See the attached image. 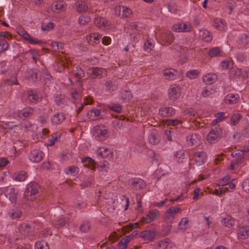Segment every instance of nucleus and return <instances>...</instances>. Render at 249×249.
<instances>
[{"label":"nucleus","mask_w":249,"mask_h":249,"mask_svg":"<svg viewBox=\"0 0 249 249\" xmlns=\"http://www.w3.org/2000/svg\"><path fill=\"white\" fill-rule=\"evenodd\" d=\"M94 135L97 141L102 142L107 138V131L105 129L98 128L95 131Z\"/></svg>","instance_id":"24"},{"label":"nucleus","mask_w":249,"mask_h":249,"mask_svg":"<svg viewBox=\"0 0 249 249\" xmlns=\"http://www.w3.org/2000/svg\"><path fill=\"white\" fill-rule=\"evenodd\" d=\"M193 159L196 164L201 165L206 162L207 155L203 151L196 152L194 153Z\"/></svg>","instance_id":"15"},{"label":"nucleus","mask_w":249,"mask_h":249,"mask_svg":"<svg viewBox=\"0 0 249 249\" xmlns=\"http://www.w3.org/2000/svg\"><path fill=\"white\" fill-rule=\"evenodd\" d=\"M41 28L43 31H50L54 28V24L50 21H43L41 23Z\"/></svg>","instance_id":"42"},{"label":"nucleus","mask_w":249,"mask_h":249,"mask_svg":"<svg viewBox=\"0 0 249 249\" xmlns=\"http://www.w3.org/2000/svg\"><path fill=\"white\" fill-rule=\"evenodd\" d=\"M239 100L237 94L230 93L228 94L225 98V102L229 104H236Z\"/></svg>","instance_id":"37"},{"label":"nucleus","mask_w":249,"mask_h":249,"mask_svg":"<svg viewBox=\"0 0 249 249\" xmlns=\"http://www.w3.org/2000/svg\"><path fill=\"white\" fill-rule=\"evenodd\" d=\"M213 25L215 28L220 31L224 30L226 26L225 22L222 19H215Z\"/></svg>","instance_id":"41"},{"label":"nucleus","mask_w":249,"mask_h":249,"mask_svg":"<svg viewBox=\"0 0 249 249\" xmlns=\"http://www.w3.org/2000/svg\"><path fill=\"white\" fill-rule=\"evenodd\" d=\"M65 173L67 175L74 176L79 173V168L77 166H71L65 169Z\"/></svg>","instance_id":"39"},{"label":"nucleus","mask_w":249,"mask_h":249,"mask_svg":"<svg viewBox=\"0 0 249 249\" xmlns=\"http://www.w3.org/2000/svg\"><path fill=\"white\" fill-rule=\"evenodd\" d=\"M192 29L191 25L187 22L177 23L172 27V30L175 32H189Z\"/></svg>","instance_id":"7"},{"label":"nucleus","mask_w":249,"mask_h":249,"mask_svg":"<svg viewBox=\"0 0 249 249\" xmlns=\"http://www.w3.org/2000/svg\"><path fill=\"white\" fill-rule=\"evenodd\" d=\"M123 10V6H117L114 8V11L116 15L121 18Z\"/></svg>","instance_id":"64"},{"label":"nucleus","mask_w":249,"mask_h":249,"mask_svg":"<svg viewBox=\"0 0 249 249\" xmlns=\"http://www.w3.org/2000/svg\"><path fill=\"white\" fill-rule=\"evenodd\" d=\"M10 38V35L8 32L0 33V53L7 50L9 48V44L7 39Z\"/></svg>","instance_id":"6"},{"label":"nucleus","mask_w":249,"mask_h":249,"mask_svg":"<svg viewBox=\"0 0 249 249\" xmlns=\"http://www.w3.org/2000/svg\"><path fill=\"white\" fill-rule=\"evenodd\" d=\"M90 18L89 16L82 15L79 17L78 22L81 26H86L90 22Z\"/></svg>","instance_id":"44"},{"label":"nucleus","mask_w":249,"mask_h":249,"mask_svg":"<svg viewBox=\"0 0 249 249\" xmlns=\"http://www.w3.org/2000/svg\"><path fill=\"white\" fill-rule=\"evenodd\" d=\"M132 15L131 9L128 7L123 6L121 18H129Z\"/></svg>","instance_id":"50"},{"label":"nucleus","mask_w":249,"mask_h":249,"mask_svg":"<svg viewBox=\"0 0 249 249\" xmlns=\"http://www.w3.org/2000/svg\"><path fill=\"white\" fill-rule=\"evenodd\" d=\"M71 93L72 98L75 100V102L81 98L80 93L76 89H71Z\"/></svg>","instance_id":"58"},{"label":"nucleus","mask_w":249,"mask_h":249,"mask_svg":"<svg viewBox=\"0 0 249 249\" xmlns=\"http://www.w3.org/2000/svg\"><path fill=\"white\" fill-rule=\"evenodd\" d=\"M238 237L243 240L249 236V226H243L240 227L237 231Z\"/></svg>","instance_id":"20"},{"label":"nucleus","mask_w":249,"mask_h":249,"mask_svg":"<svg viewBox=\"0 0 249 249\" xmlns=\"http://www.w3.org/2000/svg\"><path fill=\"white\" fill-rule=\"evenodd\" d=\"M241 118V115L239 113L234 114L231 118V124L232 125H236L240 119Z\"/></svg>","instance_id":"55"},{"label":"nucleus","mask_w":249,"mask_h":249,"mask_svg":"<svg viewBox=\"0 0 249 249\" xmlns=\"http://www.w3.org/2000/svg\"><path fill=\"white\" fill-rule=\"evenodd\" d=\"M138 234L137 231H134L131 234L125 236L121 240V243L126 244H127L134 236Z\"/></svg>","instance_id":"51"},{"label":"nucleus","mask_w":249,"mask_h":249,"mask_svg":"<svg viewBox=\"0 0 249 249\" xmlns=\"http://www.w3.org/2000/svg\"><path fill=\"white\" fill-rule=\"evenodd\" d=\"M85 166H87L91 170L95 168V163L93 159L89 157H86L82 160Z\"/></svg>","instance_id":"38"},{"label":"nucleus","mask_w":249,"mask_h":249,"mask_svg":"<svg viewBox=\"0 0 249 249\" xmlns=\"http://www.w3.org/2000/svg\"><path fill=\"white\" fill-rule=\"evenodd\" d=\"M243 190L248 194H249V178L245 179L242 183Z\"/></svg>","instance_id":"61"},{"label":"nucleus","mask_w":249,"mask_h":249,"mask_svg":"<svg viewBox=\"0 0 249 249\" xmlns=\"http://www.w3.org/2000/svg\"><path fill=\"white\" fill-rule=\"evenodd\" d=\"M208 55L211 57L222 56L224 53L219 47H213L209 50Z\"/></svg>","instance_id":"30"},{"label":"nucleus","mask_w":249,"mask_h":249,"mask_svg":"<svg viewBox=\"0 0 249 249\" xmlns=\"http://www.w3.org/2000/svg\"><path fill=\"white\" fill-rule=\"evenodd\" d=\"M222 225L229 228H232L235 225V220L230 215L222 217L221 220Z\"/></svg>","instance_id":"23"},{"label":"nucleus","mask_w":249,"mask_h":249,"mask_svg":"<svg viewBox=\"0 0 249 249\" xmlns=\"http://www.w3.org/2000/svg\"><path fill=\"white\" fill-rule=\"evenodd\" d=\"M176 160L178 162H182L185 159V152L183 150H179L177 152L175 156Z\"/></svg>","instance_id":"49"},{"label":"nucleus","mask_w":249,"mask_h":249,"mask_svg":"<svg viewBox=\"0 0 249 249\" xmlns=\"http://www.w3.org/2000/svg\"><path fill=\"white\" fill-rule=\"evenodd\" d=\"M28 177L27 174L25 171H20L13 175V178L16 181H24Z\"/></svg>","instance_id":"35"},{"label":"nucleus","mask_w":249,"mask_h":249,"mask_svg":"<svg viewBox=\"0 0 249 249\" xmlns=\"http://www.w3.org/2000/svg\"><path fill=\"white\" fill-rule=\"evenodd\" d=\"M199 36L202 38V39L205 40L206 42H210L212 39L211 33L208 31L206 30L200 31Z\"/></svg>","instance_id":"40"},{"label":"nucleus","mask_w":249,"mask_h":249,"mask_svg":"<svg viewBox=\"0 0 249 249\" xmlns=\"http://www.w3.org/2000/svg\"><path fill=\"white\" fill-rule=\"evenodd\" d=\"M239 48L246 47L249 44V36L246 34L241 35L237 41Z\"/></svg>","instance_id":"25"},{"label":"nucleus","mask_w":249,"mask_h":249,"mask_svg":"<svg viewBox=\"0 0 249 249\" xmlns=\"http://www.w3.org/2000/svg\"><path fill=\"white\" fill-rule=\"evenodd\" d=\"M92 76L93 78H101L107 76L106 69L102 68L94 67L92 68Z\"/></svg>","instance_id":"19"},{"label":"nucleus","mask_w":249,"mask_h":249,"mask_svg":"<svg viewBox=\"0 0 249 249\" xmlns=\"http://www.w3.org/2000/svg\"><path fill=\"white\" fill-rule=\"evenodd\" d=\"M181 124L182 121L178 119H168L165 121V124H167V125H172L175 126Z\"/></svg>","instance_id":"56"},{"label":"nucleus","mask_w":249,"mask_h":249,"mask_svg":"<svg viewBox=\"0 0 249 249\" xmlns=\"http://www.w3.org/2000/svg\"><path fill=\"white\" fill-rule=\"evenodd\" d=\"M38 192V184L35 182H31L28 184L24 193V196L27 200H33L36 198Z\"/></svg>","instance_id":"1"},{"label":"nucleus","mask_w":249,"mask_h":249,"mask_svg":"<svg viewBox=\"0 0 249 249\" xmlns=\"http://www.w3.org/2000/svg\"><path fill=\"white\" fill-rule=\"evenodd\" d=\"M160 216V212L158 210L154 209L149 211L146 214V217H143L141 220L142 224H148L154 221Z\"/></svg>","instance_id":"4"},{"label":"nucleus","mask_w":249,"mask_h":249,"mask_svg":"<svg viewBox=\"0 0 249 249\" xmlns=\"http://www.w3.org/2000/svg\"><path fill=\"white\" fill-rule=\"evenodd\" d=\"M56 10L64 11L67 7V4L63 0H59L53 3L52 5Z\"/></svg>","instance_id":"36"},{"label":"nucleus","mask_w":249,"mask_h":249,"mask_svg":"<svg viewBox=\"0 0 249 249\" xmlns=\"http://www.w3.org/2000/svg\"><path fill=\"white\" fill-rule=\"evenodd\" d=\"M104 85L106 90L109 92L116 90L118 88V84L115 81L110 80L106 81Z\"/></svg>","instance_id":"28"},{"label":"nucleus","mask_w":249,"mask_h":249,"mask_svg":"<svg viewBox=\"0 0 249 249\" xmlns=\"http://www.w3.org/2000/svg\"><path fill=\"white\" fill-rule=\"evenodd\" d=\"M76 11L78 13H84L88 9V6L86 2L82 0H79L75 3Z\"/></svg>","instance_id":"29"},{"label":"nucleus","mask_w":249,"mask_h":249,"mask_svg":"<svg viewBox=\"0 0 249 249\" xmlns=\"http://www.w3.org/2000/svg\"><path fill=\"white\" fill-rule=\"evenodd\" d=\"M189 220L186 217L181 219L178 223V229L182 231H185L189 227Z\"/></svg>","instance_id":"45"},{"label":"nucleus","mask_w":249,"mask_h":249,"mask_svg":"<svg viewBox=\"0 0 249 249\" xmlns=\"http://www.w3.org/2000/svg\"><path fill=\"white\" fill-rule=\"evenodd\" d=\"M110 109L117 113H120L122 111V106L119 104H112L109 106Z\"/></svg>","instance_id":"57"},{"label":"nucleus","mask_w":249,"mask_h":249,"mask_svg":"<svg viewBox=\"0 0 249 249\" xmlns=\"http://www.w3.org/2000/svg\"><path fill=\"white\" fill-rule=\"evenodd\" d=\"M221 66L224 69H231L232 67V63L228 60L223 61L221 62Z\"/></svg>","instance_id":"63"},{"label":"nucleus","mask_w":249,"mask_h":249,"mask_svg":"<svg viewBox=\"0 0 249 249\" xmlns=\"http://www.w3.org/2000/svg\"><path fill=\"white\" fill-rule=\"evenodd\" d=\"M216 79V75L213 73H208L202 77L203 81L208 85L213 83Z\"/></svg>","instance_id":"32"},{"label":"nucleus","mask_w":249,"mask_h":249,"mask_svg":"<svg viewBox=\"0 0 249 249\" xmlns=\"http://www.w3.org/2000/svg\"><path fill=\"white\" fill-rule=\"evenodd\" d=\"M34 109L31 107H27L18 111V117L22 120H25L33 114Z\"/></svg>","instance_id":"16"},{"label":"nucleus","mask_w":249,"mask_h":249,"mask_svg":"<svg viewBox=\"0 0 249 249\" xmlns=\"http://www.w3.org/2000/svg\"><path fill=\"white\" fill-rule=\"evenodd\" d=\"M74 76L76 78L80 79L85 76V72L80 68L77 67Z\"/></svg>","instance_id":"60"},{"label":"nucleus","mask_w":249,"mask_h":249,"mask_svg":"<svg viewBox=\"0 0 249 249\" xmlns=\"http://www.w3.org/2000/svg\"><path fill=\"white\" fill-rule=\"evenodd\" d=\"M181 212V209L180 208L176 207H171L168 209L166 212V216L168 218H174V214Z\"/></svg>","instance_id":"34"},{"label":"nucleus","mask_w":249,"mask_h":249,"mask_svg":"<svg viewBox=\"0 0 249 249\" xmlns=\"http://www.w3.org/2000/svg\"><path fill=\"white\" fill-rule=\"evenodd\" d=\"M90 223L88 221H86L80 226L79 230L82 232H87L90 230Z\"/></svg>","instance_id":"52"},{"label":"nucleus","mask_w":249,"mask_h":249,"mask_svg":"<svg viewBox=\"0 0 249 249\" xmlns=\"http://www.w3.org/2000/svg\"><path fill=\"white\" fill-rule=\"evenodd\" d=\"M89 119L95 120L102 117L101 110L99 109H93L90 110L88 113Z\"/></svg>","instance_id":"31"},{"label":"nucleus","mask_w":249,"mask_h":249,"mask_svg":"<svg viewBox=\"0 0 249 249\" xmlns=\"http://www.w3.org/2000/svg\"><path fill=\"white\" fill-rule=\"evenodd\" d=\"M199 75V71L198 70H192L188 71L186 75L190 79H195L197 78Z\"/></svg>","instance_id":"54"},{"label":"nucleus","mask_w":249,"mask_h":249,"mask_svg":"<svg viewBox=\"0 0 249 249\" xmlns=\"http://www.w3.org/2000/svg\"><path fill=\"white\" fill-rule=\"evenodd\" d=\"M129 185L132 189L139 190L145 188L146 183L142 179L134 178L129 181Z\"/></svg>","instance_id":"10"},{"label":"nucleus","mask_w":249,"mask_h":249,"mask_svg":"<svg viewBox=\"0 0 249 249\" xmlns=\"http://www.w3.org/2000/svg\"><path fill=\"white\" fill-rule=\"evenodd\" d=\"M35 249H50V248L46 242L41 240L36 243Z\"/></svg>","instance_id":"47"},{"label":"nucleus","mask_w":249,"mask_h":249,"mask_svg":"<svg viewBox=\"0 0 249 249\" xmlns=\"http://www.w3.org/2000/svg\"><path fill=\"white\" fill-rule=\"evenodd\" d=\"M161 39L165 43L170 44L174 39L173 34L170 32H164L161 34Z\"/></svg>","instance_id":"27"},{"label":"nucleus","mask_w":249,"mask_h":249,"mask_svg":"<svg viewBox=\"0 0 249 249\" xmlns=\"http://www.w3.org/2000/svg\"><path fill=\"white\" fill-rule=\"evenodd\" d=\"M201 137L196 133L188 134L186 137V142L189 146H197L200 142Z\"/></svg>","instance_id":"9"},{"label":"nucleus","mask_w":249,"mask_h":249,"mask_svg":"<svg viewBox=\"0 0 249 249\" xmlns=\"http://www.w3.org/2000/svg\"><path fill=\"white\" fill-rule=\"evenodd\" d=\"M158 246L159 249H176L175 244L168 239L160 241Z\"/></svg>","instance_id":"18"},{"label":"nucleus","mask_w":249,"mask_h":249,"mask_svg":"<svg viewBox=\"0 0 249 249\" xmlns=\"http://www.w3.org/2000/svg\"><path fill=\"white\" fill-rule=\"evenodd\" d=\"M177 71L173 69H165L163 71V75L165 79L173 80L176 78Z\"/></svg>","instance_id":"21"},{"label":"nucleus","mask_w":249,"mask_h":249,"mask_svg":"<svg viewBox=\"0 0 249 249\" xmlns=\"http://www.w3.org/2000/svg\"><path fill=\"white\" fill-rule=\"evenodd\" d=\"M58 138H60V136L57 135L56 133H53L52 135V138L49 140V143L48 144L49 146H53L56 141Z\"/></svg>","instance_id":"62"},{"label":"nucleus","mask_w":249,"mask_h":249,"mask_svg":"<svg viewBox=\"0 0 249 249\" xmlns=\"http://www.w3.org/2000/svg\"><path fill=\"white\" fill-rule=\"evenodd\" d=\"M233 71L234 76L236 77L246 78L248 76V73L246 70L237 68Z\"/></svg>","instance_id":"43"},{"label":"nucleus","mask_w":249,"mask_h":249,"mask_svg":"<svg viewBox=\"0 0 249 249\" xmlns=\"http://www.w3.org/2000/svg\"><path fill=\"white\" fill-rule=\"evenodd\" d=\"M21 213V211L19 210H12L9 213L10 217L13 219L19 218Z\"/></svg>","instance_id":"53"},{"label":"nucleus","mask_w":249,"mask_h":249,"mask_svg":"<svg viewBox=\"0 0 249 249\" xmlns=\"http://www.w3.org/2000/svg\"><path fill=\"white\" fill-rule=\"evenodd\" d=\"M148 140L151 144L155 145L159 142L160 138L157 136V134L154 132H152L148 137Z\"/></svg>","instance_id":"46"},{"label":"nucleus","mask_w":249,"mask_h":249,"mask_svg":"<svg viewBox=\"0 0 249 249\" xmlns=\"http://www.w3.org/2000/svg\"><path fill=\"white\" fill-rule=\"evenodd\" d=\"M65 116L62 113L54 114L51 118L52 123L54 125L61 124L65 120Z\"/></svg>","instance_id":"22"},{"label":"nucleus","mask_w":249,"mask_h":249,"mask_svg":"<svg viewBox=\"0 0 249 249\" xmlns=\"http://www.w3.org/2000/svg\"><path fill=\"white\" fill-rule=\"evenodd\" d=\"M43 153L39 150L32 151L30 155L29 159L33 162H39L43 158Z\"/></svg>","instance_id":"14"},{"label":"nucleus","mask_w":249,"mask_h":249,"mask_svg":"<svg viewBox=\"0 0 249 249\" xmlns=\"http://www.w3.org/2000/svg\"><path fill=\"white\" fill-rule=\"evenodd\" d=\"M175 109L170 107H161L159 110V114L163 117H170L175 115Z\"/></svg>","instance_id":"12"},{"label":"nucleus","mask_w":249,"mask_h":249,"mask_svg":"<svg viewBox=\"0 0 249 249\" xmlns=\"http://www.w3.org/2000/svg\"><path fill=\"white\" fill-rule=\"evenodd\" d=\"M94 23L96 26L102 30H107L110 27V22L102 17H96L94 19Z\"/></svg>","instance_id":"5"},{"label":"nucleus","mask_w":249,"mask_h":249,"mask_svg":"<svg viewBox=\"0 0 249 249\" xmlns=\"http://www.w3.org/2000/svg\"><path fill=\"white\" fill-rule=\"evenodd\" d=\"M169 98L173 101L178 99L180 95V88L177 85H172L168 89Z\"/></svg>","instance_id":"8"},{"label":"nucleus","mask_w":249,"mask_h":249,"mask_svg":"<svg viewBox=\"0 0 249 249\" xmlns=\"http://www.w3.org/2000/svg\"><path fill=\"white\" fill-rule=\"evenodd\" d=\"M101 36L98 33H90L86 36V40L90 45H96L99 43Z\"/></svg>","instance_id":"11"},{"label":"nucleus","mask_w":249,"mask_h":249,"mask_svg":"<svg viewBox=\"0 0 249 249\" xmlns=\"http://www.w3.org/2000/svg\"><path fill=\"white\" fill-rule=\"evenodd\" d=\"M222 133L221 128L219 126H216L214 128L211 129L207 135V141L210 143H213L218 141Z\"/></svg>","instance_id":"2"},{"label":"nucleus","mask_w":249,"mask_h":249,"mask_svg":"<svg viewBox=\"0 0 249 249\" xmlns=\"http://www.w3.org/2000/svg\"><path fill=\"white\" fill-rule=\"evenodd\" d=\"M56 222L57 225L60 227H63L68 223V219L65 217H61L57 220Z\"/></svg>","instance_id":"59"},{"label":"nucleus","mask_w":249,"mask_h":249,"mask_svg":"<svg viewBox=\"0 0 249 249\" xmlns=\"http://www.w3.org/2000/svg\"><path fill=\"white\" fill-rule=\"evenodd\" d=\"M156 232L153 230H145L141 232L140 237L148 242L152 241L155 238Z\"/></svg>","instance_id":"13"},{"label":"nucleus","mask_w":249,"mask_h":249,"mask_svg":"<svg viewBox=\"0 0 249 249\" xmlns=\"http://www.w3.org/2000/svg\"><path fill=\"white\" fill-rule=\"evenodd\" d=\"M121 97L124 101H129L132 98V94L130 91L124 90L121 93Z\"/></svg>","instance_id":"48"},{"label":"nucleus","mask_w":249,"mask_h":249,"mask_svg":"<svg viewBox=\"0 0 249 249\" xmlns=\"http://www.w3.org/2000/svg\"><path fill=\"white\" fill-rule=\"evenodd\" d=\"M28 98L29 101L34 104L37 103L41 99L37 93L35 91L33 90L29 91L28 92Z\"/></svg>","instance_id":"33"},{"label":"nucleus","mask_w":249,"mask_h":249,"mask_svg":"<svg viewBox=\"0 0 249 249\" xmlns=\"http://www.w3.org/2000/svg\"><path fill=\"white\" fill-rule=\"evenodd\" d=\"M96 154L100 158L107 159L109 160H112L113 157L112 150L105 147L98 148L96 152Z\"/></svg>","instance_id":"3"},{"label":"nucleus","mask_w":249,"mask_h":249,"mask_svg":"<svg viewBox=\"0 0 249 249\" xmlns=\"http://www.w3.org/2000/svg\"><path fill=\"white\" fill-rule=\"evenodd\" d=\"M18 229L21 234L28 236L32 234L31 227L27 223H22L19 225Z\"/></svg>","instance_id":"17"},{"label":"nucleus","mask_w":249,"mask_h":249,"mask_svg":"<svg viewBox=\"0 0 249 249\" xmlns=\"http://www.w3.org/2000/svg\"><path fill=\"white\" fill-rule=\"evenodd\" d=\"M18 191L15 189L12 188L9 189V192L6 195V196L13 203H16L18 198Z\"/></svg>","instance_id":"26"}]
</instances>
